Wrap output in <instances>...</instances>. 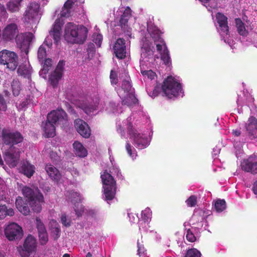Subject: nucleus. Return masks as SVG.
<instances>
[{
	"mask_svg": "<svg viewBox=\"0 0 257 257\" xmlns=\"http://www.w3.org/2000/svg\"><path fill=\"white\" fill-rule=\"evenodd\" d=\"M87 34L88 30L85 27L68 23L65 27L64 38L71 44H82L87 39Z\"/></svg>",
	"mask_w": 257,
	"mask_h": 257,
	"instance_id": "obj_1",
	"label": "nucleus"
},
{
	"mask_svg": "<svg viewBox=\"0 0 257 257\" xmlns=\"http://www.w3.org/2000/svg\"><path fill=\"white\" fill-rule=\"evenodd\" d=\"M162 89L166 96L171 98L180 94L182 87L181 84L174 77L169 76L164 79Z\"/></svg>",
	"mask_w": 257,
	"mask_h": 257,
	"instance_id": "obj_2",
	"label": "nucleus"
},
{
	"mask_svg": "<svg viewBox=\"0 0 257 257\" xmlns=\"http://www.w3.org/2000/svg\"><path fill=\"white\" fill-rule=\"evenodd\" d=\"M2 144L9 147H15L24 140L22 134L18 131H12L8 128H3L1 131Z\"/></svg>",
	"mask_w": 257,
	"mask_h": 257,
	"instance_id": "obj_3",
	"label": "nucleus"
},
{
	"mask_svg": "<svg viewBox=\"0 0 257 257\" xmlns=\"http://www.w3.org/2000/svg\"><path fill=\"white\" fill-rule=\"evenodd\" d=\"M40 4L39 2H32L28 6L24 14V21L27 24H35L41 18Z\"/></svg>",
	"mask_w": 257,
	"mask_h": 257,
	"instance_id": "obj_4",
	"label": "nucleus"
},
{
	"mask_svg": "<svg viewBox=\"0 0 257 257\" xmlns=\"http://www.w3.org/2000/svg\"><path fill=\"white\" fill-rule=\"evenodd\" d=\"M19 57L14 52L6 49L0 51V64L6 65L11 71L16 70L18 66Z\"/></svg>",
	"mask_w": 257,
	"mask_h": 257,
	"instance_id": "obj_5",
	"label": "nucleus"
},
{
	"mask_svg": "<svg viewBox=\"0 0 257 257\" xmlns=\"http://www.w3.org/2000/svg\"><path fill=\"white\" fill-rule=\"evenodd\" d=\"M47 120L57 126L60 125L63 127L68 123L67 114L62 109L53 110L48 114Z\"/></svg>",
	"mask_w": 257,
	"mask_h": 257,
	"instance_id": "obj_6",
	"label": "nucleus"
},
{
	"mask_svg": "<svg viewBox=\"0 0 257 257\" xmlns=\"http://www.w3.org/2000/svg\"><path fill=\"white\" fill-rule=\"evenodd\" d=\"M37 247L35 238L32 235H29L25 239L23 247L19 250L21 257H30L31 254L35 252Z\"/></svg>",
	"mask_w": 257,
	"mask_h": 257,
	"instance_id": "obj_7",
	"label": "nucleus"
},
{
	"mask_svg": "<svg viewBox=\"0 0 257 257\" xmlns=\"http://www.w3.org/2000/svg\"><path fill=\"white\" fill-rule=\"evenodd\" d=\"M6 237L10 241L21 239L23 235L22 228L16 223L9 224L5 229Z\"/></svg>",
	"mask_w": 257,
	"mask_h": 257,
	"instance_id": "obj_8",
	"label": "nucleus"
},
{
	"mask_svg": "<svg viewBox=\"0 0 257 257\" xmlns=\"http://www.w3.org/2000/svg\"><path fill=\"white\" fill-rule=\"evenodd\" d=\"M128 133L130 139H133L134 145L139 149H144L149 145L148 138L143 135L138 133L136 130L132 128V126H129Z\"/></svg>",
	"mask_w": 257,
	"mask_h": 257,
	"instance_id": "obj_9",
	"label": "nucleus"
},
{
	"mask_svg": "<svg viewBox=\"0 0 257 257\" xmlns=\"http://www.w3.org/2000/svg\"><path fill=\"white\" fill-rule=\"evenodd\" d=\"M20 157V152L15 147H9L5 153L4 159L11 167L17 166Z\"/></svg>",
	"mask_w": 257,
	"mask_h": 257,
	"instance_id": "obj_10",
	"label": "nucleus"
},
{
	"mask_svg": "<svg viewBox=\"0 0 257 257\" xmlns=\"http://www.w3.org/2000/svg\"><path fill=\"white\" fill-rule=\"evenodd\" d=\"M34 36L32 33L28 34H18L15 38V41L18 47L26 53L28 52V49L32 42Z\"/></svg>",
	"mask_w": 257,
	"mask_h": 257,
	"instance_id": "obj_11",
	"label": "nucleus"
},
{
	"mask_svg": "<svg viewBox=\"0 0 257 257\" xmlns=\"http://www.w3.org/2000/svg\"><path fill=\"white\" fill-rule=\"evenodd\" d=\"M19 34L17 25L15 23L8 25L2 31V38L6 42L11 41L17 37Z\"/></svg>",
	"mask_w": 257,
	"mask_h": 257,
	"instance_id": "obj_12",
	"label": "nucleus"
},
{
	"mask_svg": "<svg viewBox=\"0 0 257 257\" xmlns=\"http://www.w3.org/2000/svg\"><path fill=\"white\" fill-rule=\"evenodd\" d=\"M74 126L79 134L84 138H88L91 135V130L88 124L81 119L74 121Z\"/></svg>",
	"mask_w": 257,
	"mask_h": 257,
	"instance_id": "obj_13",
	"label": "nucleus"
},
{
	"mask_svg": "<svg viewBox=\"0 0 257 257\" xmlns=\"http://www.w3.org/2000/svg\"><path fill=\"white\" fill-rule=\"evenodd\" d=\"M125 44V42L123 38L117 39L114 44V53L118 59H123L126 57V51Z\"/></svg>",
	"mask_w": 257,
	"mask_h": 257,
	"instance_id": "obj_14",
	"label": "nucleus"
},
{
	"mask_svg": "<svg viewBox=\"0 0 257 257\" xmlns=\"http://www.w3.org/2000/svg\"><path fill=\"white\" fill-rule=\"evenodd\" d=\"M227 18L221 13L216 14V20L218 23L220 31V34L222 36L229 35V27L227 23Z\"/></svg>",
	"mask_w": 257,
	"mask_h": 257,
	"instance_id": "obj_15",
	"label": "nucleus"
},
{
	"mask_svg": "<svg viewBox=\"0 0 257 257\" xmlns=\"http://www.w3.org/2000/svg\"><path fill=\"white\" fill-rule=\"evenodd\" d=\"M242 169L245 172L257 174V156L252 155L242 164Z\"/></svg>",
	"mask_w": 257,
	"mask_h": 257,
	"instance_id": "obj_16",
	"label": "nucleus"
},
{
	"mask_svg": "<svg viewBox=\"0 0 257 257\" xmlns=\"http://www.w3.org/2000/svg\"><path fill=\"white\" fill-rule=\"evenodd\" d=\"M245 128L249 137L257 138V119L254 116H251L248 118Z\"/></svg>",
	"mask_w": 257,
	"mask_h": 257,
	"instance_id": "obj_17",
	"label": "nucleus"
},
{
	"mask_svg": "<svg viewBox=\"0 0 257 257\" xmlns=\"http://www.w3.org/2000/svg\"><path fill=\"white\" fill-rule=\"evenodd\" d=\"M62 26L60 20L57 19L55 20L53 28L50 31V35L52 36L56 43H57L60 39Z\"/></svg>",
	"mask_w": 257,
	"mask_h": 257,
	"instance_id": "obj_18",
	"label": "nucleus"
},
{
	"mask_svg": "<svg viewBox=\"0 0 257 257\" xmlns=\"http://www.w3.org/2000/svg\"><path fill=\"white\" fill-rule=\"evenodd\" d=\"M22 193L29 201L36 198L39 194H42L38 188L32 189L27 186L23 188Z\"/></svg>",
	"mask_w": 257,
	"mask_h": 257,
	"instance_id": "obj_19",
	"label": "nucleus"
},
{
	"mask_svg": "<svg viewBox=\"0 0 257 257\" xmlns=\"http://www.w3.org/2000/svg\"><path fill=\"white\" fill-rule=\"evenodd\" d=\"M43 202V194H39L36 198L29 201V204L34 212L39 213L42 210V203Z\"/></svg>",
	"mask_w": 257,
	"mask_h": 257,
	"instance_id": "obj_20",
	"label": "nucleus"
},
{
	"mask_svg": "<svg viewBox=\"0 0 257 257\" xmlns=\"http://www.w3.org/2000/svg\"><path fill=\"white\" fill-rule=\"evenodd\" d=\"M16 206L18 210L24 215H28L30 212L28 204L22 197H18L16 200Z\"/></svg>",
	"mask_w": 257,
	"mask_h": 257,
	"instance_id": "obj_21",
	"label": "nucleus"
},
{
	"mask_svg": "<svg viewBox=\"0 0 257 257\" xmlns=\"http://www.w3.org/2000/svg\"><path fill=\"white\" fill-rule=\"evenodd\" d=\"M56 125L50 121L46 120L45 123L43 126V130L44 132V137L45 138H53L56 135L55 127Z\"/></svg>",
	"mask_w": 257,
	"mask_h": 257,
	"instance_id": "obj_22",
	"label": "nucleus"
},
{
	"mask_svg": "<svg viewBox=\"0 0 257 257\" xmlns=\"http://www.w3.org/2000/svg\"><path fill=\"white\" fill-rule=\"evenodd\" d=\"M132 10L129 7H127L121 16L119 20V25L121 29L125 30L127 28L128 20L132 16Z\"/></svg>",
	"mask_w": 257,
	"mask_h": 257,
	"instance_id": "obj_23",
	"label": "nucleus"
},
{
	"mask_svg": "<svg viewBox=\"0 0 257 257\" xmlns=\"http://www.w3.org/2000/svg\"><path fill=\"white\" fill-rule=\"evenodd\" d=\"M142 51V55L144 57H147L152 56L154 53V47L152 43L146 39L143 42Z\"/></svg>",
	"mask_w": 257,
	"mask_h": 257,
	"instance_id": "obj_24",
	"label": "nucleus"
},
{
	"mask_svg": "<svg viewBox=\"0 0 257 257\" xmlns=\"http://www.w3.org/2000/svg\"><path fill=\"white\" fill-rule=\"evenodd\" d=\"M45 170L49 176L53 180L58 181L60 178L59 170L51 164H47Z\"/></svg>",
	"mask_w": 257,
	"mask_h": 257,
	"instance_id": "obj_25",
	"label": "nucleus"
},
{
	"mask_svg": "<svg viewBox=\"0 0 257 257\" xmlns=\"http://www.w3.org/2000/svg\"><path fill=\"white\" fill-rule=\"evenodd\" d=\"M147 31L155 43H157L158 40L163 39L161 37L162 33L161 31L156 26L153 25L150 26L148 27Z\"/></svg>",
	"mask_w": 257,
	"mask_h": 257,
	"instance_id": "obj_26",
	"label": "nucleus"
},
{
	"mask_svg": "<svg viewBox=\"0 0 257 257\" xmlns=\"http://www.w3.org/2000/svg\"><path fill=\"white\" fill-rule=\"evenodd\" d=\"M75 154L79 157L83 158L87 156V151L82 144L75 141L73 144Z\"/></svg>",
	"mask_w": 257,
	"mask_h": 257,
	"instance_id": "obj_27",
	"label": "nucleus"
},
{
	"mask_svg": "<svg viewBox=\"0 0 257 257\" xmlns=\"http://www.w3.org/2000/svg\"><path fill=\"white\" fill-rule=\"evenodd\" d=\"M21 169L25 176L28 178H31L35 173V167L34 165L26 161L23 163Z\"/></svg>",
	"mask_w": 257,
	"mask_h": 257,
	"instance_id": "obj_28",
	"label": "nucleus"
},
{
	"mask_svg": "<svg viewBox=\"0 0 257 257\" xmlns=\"http://www.w3.org/2000/svg\"><path fill=\"white\" fill-rule=\"evenodd\" d=\"M101 178L103 183V187L109 186L110 185H116V182L113 177L108 173L107 171H105L101 175Z\"/></svg>",
	"mask_w": 257,
	"mask_h": 257,
	"instance_id": "obj_29",
	"label": "nucleus"
},
{
	"mask_svg": "<svg viewBox=\"0 0 257 257\" xmlns=\"http://www.w3.org/2000/svg\"><path fill=\"white\" fill-rule=\"evenodd\" d=\"M103 187L105 200L107 201L112 200L114 198L116 193V185H110L109 186Z\"/></svg>",
	"mask_w": 257,
	"mask_h": 257,
	"instance_id": "obj_30",
	"label": "nucleus"
},
{
	"mask_svg": "<svg viewBox=\"0 0 257 257\" xmlns=\"http://www.w3.org/2000/svg\"><path fill=\"white\" fill-rule=\"evenodd\" d=\"M78 107L83 110V111L88 115L90 114L96 109L95 107L87 101H82L80 102Z\"/></svg>",
	"mask_w": 257,
	"mask_h": 257,
	"instance_id": "obj_31",
	"label": "nucleus"
},
{
	"mask_svg": "<svg viewBox=\"0 0 257 257\" xmlns=\"http://www.w3.org/2000/svg\"><path fill=\"white\" fill-rule=\"evenodd\" d=\"M23 1V0H10L7 4L8 10L12 13L19 12L21 6V3Z\"/></svg>",
	"mask_w": 257,
	"mask_h": 257,
	"instance_id": "obj_32",
	"label": "nucleus"
},
{
	"mask_svg": "<svg viewBox=\"0 0 257 257\" xmlns=\"http://www.w3.org/2000/svg\"><path fill=\"white\" fill-rule=\"evenodd\" d=\"M138 101V100L135 94L132 93H129L122 99L121 104L122 105H126L127 106H132L137 103Z\"/></svg>",
	"mask_w": 257,
	"mask_h": 257,
	"instance_id": "obj_33",
	"label": "nucleus"
},
{
	"mask_svg": "<svg viewBox=\"0 0 257 257\" xmlns=\"http://www.w3.org/2000/svg\"><path fill=\"white\" fill-rule=\"evenodd\" d=\"M17 73L19 75L26 78L29 79L31 76V73L29 67L23 64L19 66L17 69Z\"/></svg>",
	"mask_w": 257,
	"mask_h": 257,
	"instance_id": "obj_34",
	"label": "nucleus"
},
{
	"mask_svg": "<svg viewBox=\"0 0 257 257\" xmlns=\"http://www.w3.org/2000/svg\"><path fill=\"white\" fill-rule=\"evenodd\" d=\"M14 214L13 208L8 209L6 205H0V219H4L7 216H13Z\"/></svg>",
	"mask_w": 257,
	"mask_h": 257,
	"instance_id": "obj_35",
	"label": "nucleus"
},
{
	"mask_svg": "<svg viewBox=\"0 0 257 257\" xmlns=\"http://www.w3.org/2000/svg\"><path fill=\"white\" fill-rule=\"evenodd\" d=\"M62 75L54 71L51 74L49 77V82L53 87L57 86L59 80L61 79Z\"/></svg>",
	"mask_w": 257,
	"mask_h": 257,
	"instance_id": "obj_36",
	"label": "nucleus"
},
{
	"mask_svg": "<svg viewBox=\"0 0 257 257\" xmlns=\"http://www.w3.org/2000/svg\"><path fill=\"white\" fill-rule=\"evenodd\" d=\"M235 21L238 33L242 36H246L248 32L245 28L244 24L239 18L236 19Z\"/></svg>",
	"mask_w": 257,
	"mask_h": 257,
	"instance_id": "obj_37",
	"label": "nucleus"
},
{
	"mask_svg": "<svg viewBox=\"0 0 257 257\" xmlns=\"http://www.w3.org/2000/svg\"><path fill=\"white\" fill-rule=\"evenodd\" d=\"M68 196L72 203L76 205V203L81 202L82 200V196L79 192L71 190L68 192Z\"/></svg>",
	"mask_w": 257,
	"mask_h": 257,
	"instance_id": "obj_38",
	"label": "nucleus"
},
{
	"mask_svg": "<svg viewBox=\"0 0 257 257\" xmlns=\"http://www.w3.org/2000/svg\"><path fill=\"white\" fill-rule=\"evenodd\" d=\"M12 92L15 96H18L21 90V82L17 79H14L11 83Z\"/></svg>",
	"mask_w": 257,
	"mask_h": 257,
	"instance_id": "obj_39",
	"label": "nucleus"
},
{
	"mask_svg": "<svg viewBox=\"0 0 257 257\" xmlns=\"http://www.w3.org/2000/svg\"><path fill=\"white\" fill-rule=\"evenodd\" d=\"M216 211L217 212H221L225 209L226 207V202L224 199H217L214 204Z\"/></svg>",
	"mask_w": 257,
	"mask_h": 257,
	"instance_id": "obj_40",
	"label": "nucleus"
},
{
	"mask_svg": "<svg viewBox=\"0 0 257 257\" xmlns=\"http://www.w3.org/2000/svg\"><path fill=\"white\" fill-rule=\"evenodd\" d=\"M161 59L166 65H169L170 63V57L169 56V52L167 48L163 50V52L160 54Z\"/></svg>",
	"mask_w": 257,
	"mask_h": 257,
	"instance_id": "obj_41",
	"label": "nucleus"
},
{
	"mask_svg": "<svg viewBox=\"0 0 257 257\" xmlns=\"http://www.w3.org/2000/svg\"><path fill=\"white\" fill-rule=\"evenodd\" d=\"M86 51L87 52L88 58L89 59L92 58L95 54V47L93 43L88 44Z\"/></svg>",
	"mask_w": 257,
	"mask_h": 257,
	"instance_id": "obj_42",
	"label": "nucleus"
},
{
	"mask_svg": "<svg viewBox=\"0 0 257 257\" xmlns=\"http://www.w3.org/2000/svg\"><path fill=\"white\" fill-rule=\"evenodd\" d=\"M142 219L145 222H148L151 220L152 213L149 209H146L142 211Z\"/></svg>",
	"mask_w": 257,
	"mask_h": 257,
	"instance_id": "obj_43",
	"label": "nucleus"
},
{
	"mask_svg": "<svg viewBox=\"0 0 257 257\" xmlns=\"http://www.w3.org/2000/svg\"><path fill=\"white\" fill-rule=\"evenodd\" d=\"M201 253L196 248L188 249L185 255V257H201Z\"/></svg>",
	"mask_w": 257,
	"mask_h": 257,
	"instance_id": "obj_44",
	"label": "nucleus"
},
{
	"mask_svg": "<svg viewBox=\"0 0 257 257\" xmlns=\"http://www.w3.org/2000/svg\"><path fill=\"white\" fill-rule=\"evenodd\" d=\"M47 56L46 49V48L41 45L38 49V58L39 61H43V60L46 58Z\"/></svg>",
	"mask_w": 257,
	"mask_h": 257,
	"instance_id": "obj_45",
	"label": "nucleus"
},
{
	"mask_svg": "<svg viewBox=\"0 0 257 257\" xmlns=\"http://www.w3.org/2000/svg\"><path fill=\"white\" fill-rule=\"evenodd\" d=\"M52 65V60L50 58L45 59L43 64V68L42 69V71L45 74H47L48 72V71L51 68Z\"/></svg>",
	"mask_w": 257,
	"mask_h": 257,
	"instance_id": "obj_46",
	"label": "nucleus"
},
{
	"mask_svg": "<svg viewBox=\"0 0 257 257\" xmlns=\"http://www.w3.org/2000/svg\"><path fill=\"white\" fill-rule=\"evenodd\" d=\"M36 221L38 234L47 232L45 225L41 221V219L37 217L36 218Z\"/></svg>",
	"mask_w": 257,
	"mask_h": 257,
	"instance_id": "obj_47",
	"label": "nucleus"
},
{
	"mask_svg": "<svg viewBox=\"0 0 257 257\" xmlns=\"http://www.w3.org/2000/svg\"><path fill=\"white\" fill-rule=\"evenodd\" d=\"M156 45L157 51L161 54L163 52L164 49L167 48L165 41L163 39L158 40L157 43H155Z\"/></svg>",
	"mask_w": 257,
	"mask_h": 257,
	"instance_id": "obj_48",
	"label": "nucleus"
},
{
	"mask_svg": "<svg viewBox=\"0 0 257 257\" xmlns=\"http://www.w3.org/2000/svg\"><path fill=\"white\" fill-rule=\"evenodd\" d=\"M187 205L189 207H194L197 204V197L191 195L186 201Z\"/></svg>",
	"mask_w": 257,
	"mask_h": 257,
	"instance_id": "obj_49",
	"label": "nucleus"
},
{
	"mask_svg": "<svg viewBox=\"0 0 257 257\" xmlns=\"http://www.w3.org/2000/svg\"><path fill=\"white\" fill-rule=\"evenodd\" d=\"M186 237L187 240L190 242H193L196 240V236L190 229L187 230Z\"/></svg>",
	"mask_w": 257,
	"mask_h": 257,
	"instance_id": "obj_50",
	"label": "nucleus"
},
{
	"mask_svg": "<svg viewBox=\"0 0 257 257\" xmlns=\"http://www.w3.org/2000/svg\"><path fill=\"white\" fill-rule=\"evenodd\" d=\"M109 78L112 85H116L118 83L117 73L115 71L111 70Z\"/></svg>",
	"mask_w": 257,
	"mask_h": 257,
	"instance_id": "obj_51",
	"label": "nucleus"
},
{
	"mask_svg": "<svg viewBox=\"0 0 257 257\" xmlns=\"http://www.w3.org/2000/svg\"><path fill=\"white\" fill-rule=\"evenodd\" d=\"M39 237V240L41 244L44 245L46 244V243L48 241V235L47 232H44L38 234Z\"/></svg>",
	"mask_w": 257,
	"mask_h": 257,
	"instance_id": "obj_52",
	"label": "nucleus"
},
{
	"mask_svg": "<svg viewBox=\"0 0 257 257\" xmlns=\"http://www.w3.org/2000/svg\"><path fill=\"white\" fill-rule=\"evenodd\" d=\"M125 149L128 156L131 158H133L134 153H133V151L134 150V152H136V150L128 142H127L126 143Z\"/></svg>",
	"mask_w": 257,
	"mask_h": 257,
	"instance_id": "obj_53",
	"label": "nucleus"
},
{
	"mask_svg": "<svg viewBox=\"0 0 257 257\" xmlns=\"http://www.w3.org/2000/svg\"><path fill=\"white\" fill-rule=\"evenodd\" d=\"M102 41V36L101 34L93 35V41L96 44L97 47H100Z\"/></svg>",
	"mask_w": 257,
	"mask_h": 257,
	"instance_id": "obj_54",
	"label": "nucleus"
},
{
	"mask_svg": "<svg viewBox=\"0 0 257 257\" xmlns=\"http://www.w3.org/2000/svg\"><path fill=\"white\" fill-rule=\"evenodd\" d=\"M64 65L65 61L63 60L60 61L54 71L62 75Z\"/></svg>",
	"mask_w": 257,
	"mask_h": 257,
	"instance_id": "obj_55",
	"label": "nucleus"
},
{
	"mask_svg": "<svg viewBox=\"0 0 257 257\" xmlns=\"http://www.w3.org/2000/svg\"><path fill=\"white\" fill-rule=\"evenodd\" d=\"M121 88L124 91L129 92L132 88L130 82L128 80H123L122 83Z\"/></svg>",
	"mask_w": 257,
	"mask_h": 257,
	"instance_id": "obj_56",
	"label": "nucleus"
},
{
	"mask_svg": "<svg viewBox=\"0 0 257 257\" xmlns=\"http://www.w3.org/2000/svg\"><path fill=\"white\" fill-rule=\"evenodd\" d=\"M8 16V14L4 5L0 4V19H5Z\"/></svg>",
	"mask_w": 257,
	"mask_h": 257,
	"instance_id": "obj_57",
	"label": "nucleus"
},
{
	"mask_svg": "<svg viewBox=\"0 0 257 257\" xmlns=\"http://www.w3.org/2000/svg\"><path fill=\"white\" fill-rule=\"evenodd\" d=\"M142 73L143 75L148 76L151 80L153 79L155 76V73L151 70L142 71Z\"/></svg>",
	"mask_w": 257,
	"mask_h": 257,
	"instance_id": "obj_58",
	"label": "nucleus"
},
{
	"mask_svg": "<svg viewBox=\"0 0 257 257\" xmlns=\"http://www.w3.org/2000/svg\"><path fill=\"white\" fill-rule=\"evenodd\" d=\"M71 9H68L64 8V7L62 8V10L61 12V16L62 17H68L70 16Z\"/></svg>",
	"mask_w": 257,
	"mask_h": 257,
	"instance_id": "obj_59",
	"label": "nucleus"
},
{
	"mask_svg": "<svg viewBox=\"0 0 257 257\" xmlns=\"http://www.w3.org/2000/svg\"><path fill=\"white\" fill-rule=\"evenodd\" d=\"M76 0H67L64 4V8L71 9Z\"/></svg>",
	"mask_w": 257,
	"mask_h": 257,
	"instance_id": "obj_60",
	"label": "nucleus"
},
{
	"mask_svg": "<svg viewBox=\"0 0 257 257\" xmlns=\"http://www.w3.org/2000/svg\"><path fill=\"white\" fill-rule=\"evenodd\" d=\"M61 221L62 223L66 227L70 226V221H67V218L65 215H62L61 217Z\"/></svg>",
	"mask_w": 257,
	"mask_h": 257,
	"instance_id": "obj_61",
	"label": "nucleus"
},
{
	"mask_svg": "<svg viewBox=\"0 0 257 257\" xmlns=\"http://www.w3.org/2000/svg\"><path fill=\"white\" fill-rule=\"evenodd\" d=\"M74 210L76 213V214L77 216H80L82 215V213L84 211L83 207H82V205H81V207L80 209H77L76 205H74Z\"/></svg>",
	"mask_w": 257,
	"mask_h": 257,
	"instance_id": "obj_62",
	"label": "nucleus"
},
{
	"mask_svg": "<svg viewBox=\"0 0 257 257\" xmlns=\"http://www.w3.org/2000/svg\"><path fill=\"white\" fill-rule=\"evenodd\" d=\"M252 191L255 194H257V180L253 184Z\"/></svg>",
	"mask_w": 257,
	"mask_h": 257,
	"instance_id": "obj_63",
	"label": "nucleus"
},
{
	"mask_svg": "<svg viewBox=\"0 0 257 257\" xmlns=\"http://www.w3.org/2000/svg\"><path fill=\"white\" fill-rule=\"evenodd\" d=\"M232 134L233 136L238 137L241 134V132L239 130H235L232 131Z\"/></svg>",
	"mask_w": 257,
	"mask_h": 257,
	"instance_id": "obj_64",
	"label": "nucleus"
}]
</instances>
